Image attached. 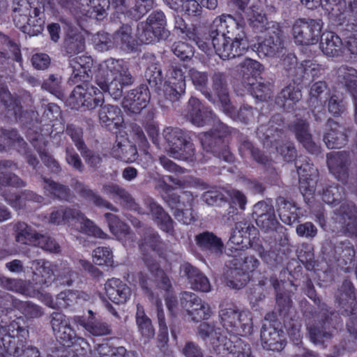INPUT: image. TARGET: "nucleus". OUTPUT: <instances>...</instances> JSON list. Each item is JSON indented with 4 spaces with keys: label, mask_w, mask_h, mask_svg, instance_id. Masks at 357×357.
Returning <instances> with one entry per match:
<instances>
[{
    "label": "nucleus",
    "mask_w": 357,
    "mask_h": 357,
    "mask_svg": "<svg viewBox=\"0 0 357 357\" xmlns=\"http://www.w3.org/2000/svg\"><path fill=\"white\" fill-rule=\"evenodd\" d=\"M16 146L25 151V159L29 165L36 169L40 162L37 156L28 151L27 144L16 128H0V152L8 151Z\"/></svg>",
    "instance_id": "20"
},
{
    "label": "nucleus",
    "mask_w": 357,
    "mask_h": 357,
    "mask_svg": "<svg viewBox=\"0 0 357 357\" xmlns=\"http://www.w3.org/2000/svg\"><path fill=\"white\" fill-rule=\"evenodd\" d=\"M282 66L289 76H296L300 73L301 77H304L305 75L311 74L312 77L318 76V73L324 70L319 64H315L311 61H305L303 63H298L297 58L295 55L289 54L282 60Z\"/></svg>",
    "instance_id": "33"
},
{
    "label": "nucleus",
    "mask_w": 357,
    "mask_h": 357,
    "mask_svg": "<svg viewBox=\"0 0 357 357\" xmlns=\"http://www.w3.org/2000/svg\"><path fill=\"white\" fill-rule=\"evenodd\" d=\"M186 88L185 73L181 68L174 67L168 80L164 85V96L165 99L172 102L179 100L185 94Z\"/></svg>",
    "instance_id": "29"
},
{
    "label": "nucleus",
    "mask_w": 357,
    "mask_h": 357,
    "mask_svg": "<svg viewBox=\"0 0 357 357\" xmlns=\"http://www.w3.org/2000/svg\"><path fill=\"white\" fill-rule=\"evenodd\" d=\"M298 259L307 271H312L315 266L314 249L312 245L303 243L298 250Z\"/></svg>",
    "instance_id": "64"
},
{
    "label": "nucleus",
    "mask_w": 357,
    "mask_h": 357,
    "mask_svg": "<svg viewBox=\"0 0 357 357\" xmlns=\"http://www.w3.org/2000/svg\"><path fill=\"white\" fill-rule=\"evenodd\" d=\"M97 84L102 91L108 92L116 100H119L123 96V87L132 84H126L124 78H110L108 77H105L103 81L98 79Z\"/></svg>",
    "instance_id": "52"
},
{
    "label": "nucleus",
    "mask_w": 357,
    "mask_h": 357,
    "mask_svg": "<svg viewBox=\"0 0 357 357\" xmlns=\"http://www.w3.org/2000/svg\"><path fill=\"white\" fill-rule=\"evenodd\" d=\"M5 335L0 338V357H21L26 348L29 332L25 319L14 314Z\"/></svg>",
    "instance_id": "8"
},
{
    "label": "nucleus",
    "mask_w": 357,
    "mask_h": 357,
    "mask_svg": "<svg viewBox=\"0 0 357 357\" xmlns=\"http://www.w3.org/2000/svg\"><path fill=\"white\" fill-rule=\"evenodd\" d=\"M231 107L233 109L232 112H229L227 110H223V112L233 119L239 121L245 124L254 122L255 114L258 113L257 109L248 105H242L239 109H236L231 104Z\"/></svg>",
    "instance_id": "57"
},
{
    "label": "nucleus",
    "mask_w": 357,
    "mask_h": 357,
    "mask_svg": "<svg viewBox=\"0 0 357 357\" xmlns=\"http://www.w3.org/2000/svg\"><path fill=\"white\" fill-rule=\"evenodd\" d=\"M93 261L98 266H114L113 253L108 247H98L93 251Z\"/></svg>",
    "instance_id": "63"
},
{
    "label": "nucleus",
    "mask_w": 357,
    "mask_h": 357,
    "mask_svg": "<svg viewBox=\"0 0 357 357\" xmlns=\"http://www.w3.org/2000/svg\"><path fill=\"white\" fill-rule=\"evenodd\" d=\"M246 346L236 335H234L233 340L224 335L220 337V342H213V350L218 354L222 353L227 357H245Z\"/></svg>",
    "instance_id": "37"
},
{
    "label": "nucleus",
    "mask_w": 357,
    "mask_h": 357,
    "mask_svg": "<svg viewBox=\"0 0 357 357\" xmlns=\"http://www.w3.org/2000/svg\"><path fill=\"white\" fill-rule=\"evenodd\" d=\"M179 305L186 312L189 319L193 322L207 320L211 314V307L197 294L190 291H183L179 295Z\"/></svg>",
    "instance_id": "19"
},
{
    "label": "nucleus",
    "mask_w": 357,
    "mask_h": 357,
    "mask_svg": "<svg viewBox=\"0 0 357 357\" xmlns=\"http://www.w3.org/2000/svg\"><path fill=\"white\" fill-rule=\"evenodd\" d=\"M295 166L299 177V190L303 195H312L317 183L318 171L310 160L300 155L295 161Z\"/></svg>",
    "instance_id": "22"
},
{
    "label": "nucleus",
    "mask_w": 357,
    "mask_h": 357,
    "mask_svg": "<svg viewBox=\"0 0 357 357\" xmlns=\"http://www.w3.org/2000/svg\"><path fill=\"white\" fill-rule=\"evenodd\" d=\"M0 100L3 106V112L6 119L24 122L29 117V111L26 102H32L30 95L22 96L12 94L7 88H1Z\"/></svg>",
    "instance_id": "17"
},
{
    "label": "nucleus",
    "mask_w": 357,
    "mask_h": 357,
    "mask_svg": "<svg viewBox=\"0 0 357 357\" xmlns=\"http://www.w3.org/2000/svg\"><path fill=\"white\" fill-rule=\"evenodd\" d=\"M102 190L109 198L114 201H119L124 208L137 212L140 215L145 214L144 209L122 186L110 182L103 185Z\"/></svg>",
    "instance_id": "32"
},
{
    "label": "nucleus",
    "mask_w": 357,
    "mask_h": 357,
    "mask_svg": "<svg viewBox=\"0 0 357 357\" xmlns=\"http://www.w3.org/2000/svg\"><path fill=\"white\" fill-rule=\"evenodd\" d=\"M166 17L161 10L153 11L145 22L137 24L136 36L142 44H150L168 36Z\"/></svg>",
    "instance_id": "14"
},
{
    "label": "nucleus",
    "mask_w": 357,
    "mask_h": 357,
    "mask_svg": "<svg viewBox=\"0 0 357 357\" xmlns=\"http://www.w3.org/2000/svg\"><path fill=\"white\" fill-rule=\"evenodd\" d=\"M44 4L40 1H32L29 6H13V22L24 33L35 36L41 33L44 29L45 17Z\"/></svg>",
    "instance_id": "7"
},
{
    "label": "nucleus",
    "mask_w": 357,
    "mask_h": 357,
    "mask_svg": "<svg viewBox=\"0 0 357 357\" xmlns=\"http://www.w3.org/2000/svg\"><path fill=\"white\" fill-rule=\"evenodd\" d=\"M89 317L74 316L73 322L77 326H82L89 333L93 336H103L112 333L111 326L101 320L96 319L92 310H89Z\"/></svg>",
    "instance_id": "36"
},
{
    "label": "nucleus",
    "mask_w": 357,
    "mask_h": 357,
    "mask_svg": "<svg viewBox=\"0 0 357 357\" xmlns=\"http://www.w3.org/2000/svg\"><path fill=\"white\" fill-rule=\"evenodd\" d=\"M163 135L173 158L181 160H192L195 149L190 132L178 128H167Z\"/></svg>",
    "instance_id": "13"
},
{
    "label": "nucleus",
    "mask_w": 357,
    "mask_h": 357,
    "mask_svg": "<svg viewBox=\"0 0 357 357\" xmlns=\"http://www.w3.org/2000/svg\"><path fill=\"white\" fill-rule=\"evenodd\" d=\"M335 220L341 232L347 237H357V208L351 202H345L335 210Z\"/></svg>",
    "instance_id": "24"
},
{
    "label": "nucleus",
    "mask_w": 357,
    "mask_h": 357,
    "mask_svg": "<svg viewBox=\"0 0 357 357\" xmlns=\"http://www.w3.org/2000/svg\"><path fill=\"white\" fill-rule=\"evenodd\" d=\"M264 39L258 43L256 52L259 58L278 56L284 49L283 31L278 24L267 29Z\"/></svg>",
    "instance_id": "23"
},
{
    "label": "nucleus",
    "mask_w": 357,
    "mask_h": 357,
    "mask_svg": "<svg viewBox=\"0 0 357 357\" xmlns=\"http://www.w3.org/2000/svg\"><path fill=\"white\" fill-rule=\"evenodd\" d=\"M6 202L15 210H24L28 208L29 202L42 204L44 197L31 190H24L20 194L10 193L5 197Z\"/></svg>",
    "instance_id": "43"
},
{
    "label": "nucleus",
    "mask_w": 357,
    "mask_h": 357,
    "mask_svg": "<svg viewBox=\"0 0 357 357\" xmlns=\"http://www.w3.org/2000/svg\"><path fill=\"white\" fill-rule=\"evenodd\" d=\"M195 241L197 247L202 252L208 254H220L224 248L221 238L209 231H204L197 234Z\"/></svg>",
    "instance_id": "41"
},
{
    "label": "nucleus",
    "mask_w": 357,
    "mask_h": 357,
    "mask_svg": "<svg viewBox=\"0 0 357 357\" xmlns=\"http://www.w3.org/2000/svg\"><path fill=\"white\" fill-rule=\"evenodd\" d=\"M335 301L341 310V314L349 317L346 323L347 332L352 340H343L333 348V354L327 357H339L344 352L356 350L357 341V301L354 286L349 279L344 280L335 296Z\"/></svg>",
    "instance_id": "3"
},
{
    "label": "nucleus",
    "mask_w": 357,
    "mask_h": 357,
    "mask_svg": "<svg viewBox=\"0 0 357 357\" xmlns=\"http://www.w3.org/2000/svg\"><path fill=\"white\" fill-rule=\"evenodd\" d=\"M338 81L342 84L353 97L355 105V121L357 124V70L342 65L336 71Z\"/></svg>",
    "instance_id": "39"
},
{
    "label": "nucleus",
    "mask_w": 357,
    "mask_h": 357,
    "mask_svg": "<svg viewBox=\"0 0 357 357\" xmlns=\"http://www.w3.org/2000/svg\"><path fill=\"white\" fill-rule=\"evenodd\" d=\"M149 89L146 84H140L129 91L123 98L122 105L125 110L132 114H139L150 101Z\"/></svg>",
    "instance_id": "30"
},
{
    "label": "nucleus",
    "mask_w": 357,
    "mask_h": 357,
    "mask_svg": "<svg viewBox=\"0 0 357 357\" xmlns=\"http://www.w3.org/2000/svg\"><path fill=\"white\" fill-rule=\"evenodd\" d=\"M276 205L278 215L283 223L292 225L294 223L299 222L303 216L301 208L282 197H279L276 199Z\"/></svg>",
    "instance_id": "42"
},
{
    "label": "nucleus",
    "mask_w": 357,
    "mask_h": 357,
    "mask_svg": "<svg viewBox=\"0 0 357 357\" xmlns=\"http://www.w3.org/2000/svg\"><path fill=\"white\" fill-rule=\"evenodd\" d=\"M355 255L354 245L349 240L337 243L333 246V257L337 261L342 260L345 264L351 263Z\"/></svg>",
    "instance_id": "55"
},
{
    "label": "nucleus",
    "mask_w": 357,
    "mask_h": 357,
    "mask_svg": "<svg viewBox=\"0 0 357 357\" xmlns=\"http://www.w3.org/2000/svg\"><path fill=\"white\" fill-rule=\"evenodd\" d=\"M136 324L138 331L142 337L147 340L153 338L155 335V329L151 319L146 316L144 310H139L136 313Z\"/></svg>",
    "instance_id": "62"
},
{
    "label": "nucleus",
    "mask_w": 357,
    "mask_h": 357,
    "mask_svg": "<svg viewBox=\"0 0 357 357\" xmlns=\"http://www.w3.org/2000/svg\"><path fill=\"white\" fill-rule=\"evenodd\" d=\"M144 77L152 89L160 90L164 79L160 65L157 63L149 65L145 70Z\"/></svg>",
    "instance_id": "61"
},
{
    "label": "nucleus",
    "mask_w": 357,
    "mask_h": 357,
    "mask_svg": "<svg viewBox=\"0 0 357 357\" xmlns=\"http://www.w3.org/2000/svg\"><path fill=\"white\" fill-rule=\"evenodd\" d=\"M276 303L279 316L283 320L284 327L289 335H297L296 340H299L301 324L293 308L291 299L289 296L278 294Z\"/></svg>",
    "instance_id": "25"
},
{
    "label": "nucleus",
    "mask_w": 357,
    "mask_h": 357,
    "mask_svg": "<svg viewBox=\"0 0 357 357\" xmlns=\"http://www.w3.org/2000/svg\"><path fill=\"white\" fill-rule=\"evenodd\" d=\"M263 70V66L257 61L245 58L237 66V71L242 86L240 95L245 93L250 94L255 98L265 101L269 98L268 86L261 82H257Z\"/></svg>",
    "instance_id": "9"
},
{
    "label": "nucleus",
    "mask_w": 357,
    "mask_h": 357,
    "mask_svg": "<svg viewBox=\"0 0 357 357\" xmlns=\"http://www.w3.org/2000/svg\"><path fill=\"white\" fill-rule=\"evenodd\" d=\"M320 48L328 56L337 57L342 54L343 43L333 31H325L320 36Z\"/></svg>",
    "instance_id": "45"
},
{
    "label": "nucleus",
    "mask_w": 357,
    "mask_h": 357,
    "mask_svg": "<svg viewBox=\"0 0 357 357\" xmlns=\"http://www.w3.org/2000/svg\"><path fill=\"white\" fill-rule=\"evenodd\" d=\"M105 291L107 297L116 305H124L132 296L131 288L121 279L112 278L105 284Z\"/></svg>",
    "instance_id": "34"
},
{
    "label": "nucleus",
    "mask_w": 357,
    "mask_h": 357,
    "mask_svg": "<svg viewBox=\"0 0 357 357\" xmlns=\"http://www.w3.org/2000/svg\"><path fill=\"white\" fill-rule=\"evenodd\" d=\"M105 218L107 220L111 233L116 238H124L130 234V227L126 222L121 220L117 215L106 213Z\"/></svg>",
    "instance_id": "58"
},
{
    "label": "nucleus",
    "mask_w": 357,
    "mask_h": 357,
    "mask_svg": "<svg viewBox=\"0 0 357 357\" xmlns=\"http://www.w3.org/2000/svg\"><path fill=\"white\" fill-rule=\"evenodd\" d=\"M245 26V20L241 15L234 17L231 15L222 14L216 17L210 26H207V31L211 34L217 33L219 36L226 37L230 40H237L241 43L248 44Z\"/></svg>",
    "instance_id": "12"
},
{
    "label": "nucleus",
    "mask_w": 357,
    "mask_h": 357,
    "mask_svg": "<svg viewBox=\"0 0 357 357\" xmlns=\"http://www.w3.org/2000/svg\"><path fill=\"white\" fill-rule=\"evenodd\" d=\"M105 77L124 78L126 84H132L134 79L123 60L109 59L105 61Z\"/></svg>",
    "instance_id": "49"
},
{
    "label": "nucleus",
    "mask_w": 357,
    "mask_h": 357,
    "mask_svg": "<svg viewBox=\"0 0 357 357\" xmlns=\"http://www.w3.org/2000/svg\"><path fill=\"white\" fill-rule=\"evenodd\" d=\"M198 335L204 340L209 339L211 345L213 342H220V337H223L222 330L217 327L214 323L202 322L197 328Z\"/></svg>",
    "instance_id": "60"
},
{
    "label": "nucleus",
    "mask_w": 357,
    "mask_h": 357,
    "mask_svg": "<svg viewBox=\"0 0 357 357\" xmlns=\"http://www.w3.org/2000/svg\"><path fill=\"white\" fill-rule=\"evenodd\" d=\"M260 337L261 345L266 350L280 351L286 345L282 326L278 319L269 321L265 318L261 329Z\"/></svg>",
    "instance_id": "21"
},
{
    "label": "nucleus",
    "mask_w": 357,
    "mask_h": 357,
    "mask_svg": "<svg viewBox=\"0 0 357 357\" xmlns=\"http://www.w3.org/2000/svg\"><path fill=\"white\" fill-rule=\"evenodd\" d=\"M183 115L187 120L197 127H203L209 123L215 116L212 109L205 107L195 97H191L188 100Z\"/></svg>",
    "instance_id": "26"
},
{
    "label": "nucleus",
    "mask_w": 357,
    "mask_h": 357,
    "mask_svg": "<svg viewBox=\"0 0 357 357\" xmlns=\"http://www.w3.org/2000/svg\"><path fill=\"white\" fill-rule=\"evenodd\" d=\"M327 166L329 172L343 183L347 182L351 165V153L342 151L327 154Z\"/></svg>",
    "instance_id": "27"
},
{
    "label": "nucleus",
    "mask_w": 357,
    "mask_h": 357,
    "mask_svg": "<svg viewBox=\"0 0 357 357\" xmlns=\"http://www.w3.org/2000/svg\"><path fill=\"white\" fill-rule=\"evenodd\" d=\"M85 49V39L80 34L68 36L63 42V51L66 55L73 56Z\"/></svg>",
    "instance_id": "59"
},
{
    "label": "nucleus",
    "mask_w": 357,
    "mask_h": 357,
    "mask_svg": "<svg viewBox=\"0 0 357 357\" xmlns=\"http://www.w3.org/2000/svg\"><path fill=\"white\" fill-rule=\"evenodd\" d=\"M103 102L104 100L99 104L101 106L98 114L100 122L109 131L117 133L124 124L121 110L119 107L112 105L102 106Z\"/></svg>",
    "instance_id": "35"
},
{
    "label": "nucleus",
    "mask_w": 357,
    "mask_h": 357,
    "mask_svg": "<svg viewBox=\"0 0 357 357\" xmlns=\"http://www.w3.org/2000/svg\"><path fill=\"white\" fill-rule=\"evenodd\" d=\"M188 75L195 89L200 91L208 101L215 104V99L213 98L212 92L208 86V78L207 73L191 68L189 70Z\"/></svg>",
    "instance_id": "53"
},
{
    "label": "nucleus",
    "mask_w": 357,
    "mask_h": 357,
    "mask_svg": "<svg viewBox=\"0 0 357 357\" xmlns=\"http://www.w3.org/2000/svg\"><path fill=\"white\" fill-rule=\"evenodd\" d=\"M323 22L321 20L300 18L291 29L295 43L301 45H315L319 42Z\"/></svg>",
    "instance_id": "18"
},
{
    "label": "nucleus",
    "mask_w": 357,
    "mask_h": 357,
    "mask_svg": "<svg viewBox=\"0 0 357 357\" xmlns=\"http://www.w3.org/2000/svg\"><path fill=\"white\" fill-rule=\"evenodd\" d=\"M13 234L17 243L23 245H33L38 232L31 225L23 221L12 224Z\"/></svg>",
    "instance_id": "50"
},
{
    "label": "nucleus",
    "mask_w": 357,
    "mask_h": 357,
    "mask_svg": "<svg viewBox=\"0 0 357 357\" xmlns=\"http://www.w3.org/2000/svg\"><path fill=\"white\" fill-rule=\"evenodd\" d=\"M73 73L69 79L71 84H77L68 99L72 109L84 112L95 109L103 101V93L89 84L92 77L93 60L91 56L82 55L70 60Z\"/></svg>",
    "instance_id": "2"
},
{
    "label": "nucleus",
    "mask_w": 357,
    "mask_h": 357,
    "mask_svg": "<svg viewBox=\"0 0 357 357\" xmlns=\"http://www.w3.org/2000/svg\"><path fill=\"white\" fill-rule=\"evenodd\" d=\"M289 128L308 153L314 155L321 153V146L312 139L310 125L306 120L297 119L289 125Z\"/></svg>",
    "instance_id": "31"
},
{
    "label": "nucleus",
    "mask_w": 357,
    "mask_h": 357,
    "mask_svg": "<svg viewBox=\"0 0 357 357\" xmlns=\"http://www.w3.org/2000/svg\"><path fill=\"white\" fill-rule=\"evenodd\" d=\"M76 192L84 200L92 203L99 208H105L116 212L118 209L112 203L103 199L96 192L89 188L84 183L77 181L73 186Z\"/></svg>",
    "instance_id": "47"
},
{
    "label": "nucleus",
    "mask_w": 357,
    "mask_h": 357,
    "mask_svg": "<svg viewBox=\"0 0 357 357\" xmlns=\"http://www.w3.org/2000/svg\"><path fill=\"white\" fill-rule=\"evenodd\" d=\"M259 231L250 222L243 220L236 223L235 229L229 237L228 244L231 252H236L234 255H241V252L248 247H254L262 260L271 266L281 263L282 259L278 257L274 251H266L261 244L256 242L259 240Z\"/></svg>",
    "instance_id": "6"
},
{
    "label": "nucleus",
    "mask_w": 357,
    "mask_h": 357,
    "mask_svg": "<svg viewBox=\"0 0 357 357\" xmlns=\"http://www.w3.org/2000/svg\"><path fill=\"white\" fill-rule=\"evenodd\" d=\"M61 8L68 10L78 18L94 19L101 21L107 15L109 4L116 12L129 19L138 21L153 7V0H52Z\"/></svg>",
    "instance_id": "1"
},
{
    "label": "nucleus",
    "mask_w": 357,
    "mask_h": 357,
    "mask_svg": "<svg viewBox=\"0 0 357 357\" xmlns=\"http://www.w3.org/2000/svg\"><path fill=\"white\" fill-rule=\"evenodd\" d=\"M230 134L231 132L227 126L219 123L208 132L202 135L200 141L203 149L225 162H234V155L228 146L227 138Z\"/></svg>",
    "instance_id": "11"
},
{
    "label": "nucleus",
    "mask_w": 357,
    "mask_h": 357,
    "mask_svg": "<svg viewBox=\"0 0 357 357\" xmlns=\"http://www.w3.org/2000/svg\"><path fill=\"white\" fill-rule=\"evenodd\" d=\"M326 308L327 314H324V310H321V307L317 306V310L307 301H305L302 308L303 317L307 322V330L310 341L323 347H325L324 344L332 338L333 332L343 325L342 321L337 316L335 310L326 304Z\"/></svg>",
    "instance_id": "4"
},
{
    "label": "nucleus",
    "mask_w": 357,
    "mask_h": 357,
    "mask_svg": "<svg viewBox=\"0 0 357 357\" xmlns=\"http://www.w3.org/2000/svg\"><path fill=\"white\" fill-rule=\"evenodd\" d=\"M43 181L45 183L43 187L45 192L53 199L66 202L73 201L75 195L68 185L46 177H43Z\"/></svg>",
    "instance_id": "48"
},
{
    "label": "nucleus",
    "mask_w": 357,
    "mask_h": 357,
    "mask_svg": "<svg viewBox=\"0 0 357 357\" xmlns=\"http://www.w3.org/2000/svg\"><path fill=\"white\" fill-rule=\"evenodd\" d=\"M253 215L257 225L266 232L282 229L276 218L274 208L265 202H259L254 206Z\"/></svg>",
    "instance_id": "28"
},
{
    "label": "nucleus",
    "mask_w": 357,
    "mask_h": 357,
    "mask_svg": "<svg viewBox=\"0 0 357 357\" xmlns=\"http://www.w3.org/2000/svg\"><path fill=\"white\" fill-rule=\"evenodd\" d=\"M38 273H34L33 280L39 283L40 288L48 287L56 279L54 266L51 262L45 259H38L34 261Z\"/></svg>",
    "instance_id": "51"
},
{
    "label": "nucleus",
    "mask_w": 357,
    "mask_h": 357,
    "mask_svg": "<svg viewBox=\"0 0 357 357\" xmlns=\"http://www.w3.org/2000/svg\"><path fill=\"white\" fill-rule=\"evenodd\" d=\"M161 188L163 192L162 199L173 212L183 206L188 200H193L191 192L181 191L178 194L174 192V188L172 185L166 183L161 185Z\"/></svg>",
    "instance_id": "44"
},
{
    "label": "nucleus",
    "mask_w": 357,
    "mask_h": 357,
    "mask_svg": "<svg viewBox=\"0 0 357 357\" xmlns=\"http://www.w3.org/2000/svg\"><path fill=\"white\" fill-rule=\"evenodd\" d=\"M302 93L298 84L295 82L289 83L278 95L275 102L286 112L294 110V106L301 99Z\"/></svg>",
    "instance_id": "40"
},
{
    "label": "nucleus",
    "mask_w": 357,
    "mask_h": 357,
    "mask_svg": "<svg viewBox=\"0 0 357 357\" xmlns=\"http://www.w3.org/2000/svg\"><path fill=\"white\" fill-rule=\"evenodd\" d=\"M249 24L255 31L262 32L266 30L267 17L266 14L263 13V10L258 6L251 4L250 8L245 12Z\"/></svg>",
    "instance_id": "54"
},
{
    "label": "nucleus",
    "mask_w": 357,
    "mask_h": 357,
    "mask_svg": "<svg viewBox=\"0 0 357 357\" xmlns=\"http://www.w3.org/2000/svg\"><path fill=\"white\" fill-rule=\"evenodd\" d=\"M329 128L324 136V141L330 149H341L348 142V136L344 132L339 130V123L329 118L326 123Z\"/></svg>",
    "instance_id": "46"
},
{
    "label": "nucleus",
    "mask_w": 357,
    "mask_h": 357,
    "mask_svg": "<svg viewBox=\"0 0 357 357\" xmlns=\"http://www.w3.org/2000/svg\"><path fill=\"white\" fill-rule=\"evenodd\" d=\"M344 197V188L339 184L333 183L323 188L322 200L327 204L337 206Z\"/></svg>",
    "instance_id": "56"
},
{
    "label": "nucleus",
    "mask_w": 357,
    "mask_h": 357,
    "mask_svg": "<svg viewBox=\"0 0 357 357\" xmlns=\"http://www.w3.org/2000/svg\"><path fill=\"white\" fill-rule=\"evenodd\" d=\"M220 322L226 331L236 335H246L252 332V318L249 311L229 307L220 311Z\"/></svg>",
    "instance_id": "15"
},
{
    "label": "nucleus",
    "mask_w": 357,
    "mask_h": 357,
    "mask_svg": "<svg viewBox=\"0 0 357 357\" xmlns=\"http://www.w3.org/2000/svg\"><path fill=\"white\" fill-rule=\"evenodd\" d=\"M239 255L227 261V266L230 268L229 275L231 278L227 280V284L235 289L244 287L249 280V273L254 272L259 266V261L254 256L250 255L238 258Z\"/></svg>",
    "instance_id": "16"
},
{
    "label": "nucleus",
    "mask_w": 357,
    "mask_h": 357,
    "mask_svg": "<svg viewBox=\"0 0 357 357\" xmlns=\"http://www.w3.org/2000/svg\"><path fill=\"white\" fill-rule=\"evenodd\" d=\"M189 40L193 41L205 54L210 55L214 50L222 60L231 59L244 54L248 48V44L220 36L218 33L211 34L207 26L192 29L187 33Z\"/></svg>",
    "instance_id": "5"
},
{
    "label": "nucleus",
    "mask_w": 357,
    "mask_h": 357,
    "mask_svg": "<svg viewBox=\"0 0 357 357\" xmlns=\"http://www.w3.org/2000/svg\"><path fill=\"white\" fill-rule=\"evenodd\" d=\"M49 222L55 225L79 223L83 233L101 239L107 238L106 233L75 208L64 206L54 208L49 214Z\"/></svg>",
    "instance_id": "10"
},
{
    "label": "nucleus",
    "mask_w": 357,
    "mask_h": 357,
    "mask_svg": "<svg viewBox=\"0 0 357 357\" xmlns=\"http://www.w3.org/2000/svg\"><path fill=\"white\" fill-rule=\"evenodd\" d=\"M212 89L213 96L218 100L222 110H227L232 112L233 109L231 107V101L229 99V91L227 85V78L224 73H215L212 77Z\"/></svg>",
    "instance_id": "38"
}]
</instances>
